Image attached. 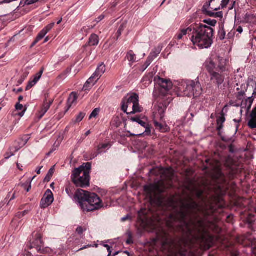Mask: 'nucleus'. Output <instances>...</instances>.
I'll return each instance as SVG.
<instances>
[{
	"label": "nucleus",
	"mask_w": 256,
	"mask_h": 256,
	"mask_svg": "<svg viewBox=\"0 0 256 256\" xmlns=\"http://www.w3.org/2000/svg\"><path fill=\"white\" fill-rule=\"evenodd\" d=\"M164 208L168 211L165 214L168 218L155 217L150 209L142 208L138 212V219L144 227L156 232L162 250L167 256H185L188 241L205 240L204 222L196 214L202 210L191 198L180 202L178 206L171 198Z\"/></svg>",
	"instance_id": "1"
},
{
	"label": "nucleus",
	"mask_w": 256,
	"mask_h": 256,
	"mask_svg": "<svg viewBox=\"0 0 256 256\" xmlns=\"http://www.w3.org/2000/svg\"><path fill=\"white\" fill-rule=\"evenodd\" d=\"M214 30L210 26L201 23L194 22L186 28L180 30L174 39L177 40H183L188 34L193 44L200 48H208L213 42Z\"/></svg>",
	"instance_id": "2"
},
{
	"label": "nucleus",
	"mask_w": 256,
	"mask_h": 256,
	"mask_svg": "<svg viewBox=\"0 0 256 256\" xmlns=\"http://www.w3.org/2000/svg\"><path fill=\"white\" fill-rule=\"evenodd\" d=\"M228 64V60L220 56H216L207 60L204 64L210 74L211 83L218 88L229 78Z\"/></svg>",
	"instance_id": "3"
},
{
	"label": "nucleus",
	"mask_w": 256,
	"mask_h": 256,
	"mask_svg": "<svg viewBox=\"0 0 256 256\" xmlns=\"http://www.w3.org/2000/svg\"><path fill=\"white\" fill-rule=\"evenodd\" d=\"M86 169L82 166L76 168L72 175V180L74 184L78 187L84 188L89 185L90 176L88 170L90 164H87Z\"/></svg>",
	"instance_id": "4"
},
{
	"label": "nucleus",
	"mask_w": 256,
	"mask_h": 256,
	"mask_svg": "<svg viewBox=\"0 0 256 256\" xmlns=\"http://www.w3.org/2000/svg\"><path fill=\"white\" fill-rule=\"evenodd\" d=\"M120 108L123 112H127L128 108H130L129 110H132L130 112L143 111V108L139 104V96L136 93L128 94L124 96L122 100Z\"/></svg>",
	"instance_id": "5"
},
{
	"label": "nucleus",
	"mask_w": 256,
	"mask_h": 256,
	"mask_svg": "<svg viewBox=\"0 0 256 256\" xmlns=\"http://www.w3.org/2000/svg\"><path fill=\"white\" fill-rule=\"evenodd\" d=\"M253 100L252 97H250L245 102L230 101L224 106L221 112H227L228 110L243 112L244 110L246 112H250ZM250 112H256V106Z\"/></svg>",
	"instance_id": "6"
},
{
	"label": "nucleus",
	"mask_w": 256,
	"mask_h": 256,
	"mask_svg": "<svg viewBox=\"0 0 256 256\" xmlns=\"http://www.w3.org/2000/svg\"><path fill=\"white\" fill-rule=\"evenodd\" d=\"M166 186L162 182H159L156 184H151L144 187V190L147 196L150 200L157 197V195L164 192Z\"/></svg>",
	"instance_id": "7"
},
{
	"label": "nucleus",
	"mask_w": 256,
	"mask_h": 256,
	"mask_svg": "<svg viewBox=\"0 0 256 256\" xmlns=\"http://www.w3.org/2000/svg\"><path fill=\"white\" fill-rule=\"evenodd\" d=\"M82 205V210L87 212L94 210L102 206L100 198L94 193H91Z\"/></svg>",
	"instance_id": "8"
},
{
	"label": "nucleus",
	"mask_w": 256,
	"mask_h": 256,
	"mask_svg": "<svg viewBox=\"0 0 256 256\" xmlns=\"http://www.w3.org/2000/svg\"><path fill=\"white\" fill-rule=\"evenodd\" d=\"M154 80L160 87V94L162 96H166L172 87V82L167 79H164L160 76H156Z\"/></svg>",
	"instance_id": "9"
},
{
	"label": "nucleus",
	"mask_w": 256,
	"mask_h": 256,
	"mask_svg": "<svg viewBox=\"0 0 256 256\" xmlns=\"http://www.w3.org/2000/svg\"><path fill=\"white\" fill-rule=\"evenodd\" d=\"M28 246L30 248H35L40 253H42L44 250L42 248L43 246V242L42 240V235L38 232H34L32 234V240H30Z\"/></svg>",
	"instance_id": "10"
},
{
	"label": "nucleus",
	"mask_w": 256,
	"mask_h": 256,
	"mask_svg": "<svg viewBox=\"0 0 256 256\" xmlns=\"http://www.w3.org/2000/svg\"><path fill=\"white\" fill-rule=\"evenodd\" d=\"M176 93L178 96L192 97L194 95L189 88L188 80L180 82L174 89Z\"/></svg>",
	"instance_id": "11"
},
{
	"label": "nucleus",
	"mask_w": 256,
	"mask_h": 256,
	"mask_svg": "<svg viewBox=\"0 0 256 256\" xmlns=\"http://www.w3.org/2000/svg\"><path fill=\"white\" fill-rule=\"evenodd\" d=\"M206 162L207 164L206 166H204V170H208V171H213L216 174V176H212L214 178H218L221 176L222 172L220 169V164L218 160H206Z\"/></svg>",
	"instance_id": "12"
},
{
	"label": "nucleus",
	"mask_w": 256,
	"mask_h": 256,
	"mask_svg": "<svg viewBox=\"0 0 256 256\" xmlns=\"http://www.w3.org/2000/svg\"><path fill=\"white\" fill-rule=\"evenodd\" d=\"M189 84V88L192 92L194 93L192 96L194 98L198 97L202 94V89L201 84L197 80H188Z\"/></svg>",
	"instance_id": "13"
},
{
	"label": "nucleus",
	"mask_w": 256,
	"mask_h": 256,
	"mask_svg": "<svg viewBox=\"0 0 256 256\" xmlns=\"http://www.w3.org/2000/svg\"><path fill=\"white\" fill-rule=\"evenodd\" d=\"M53 194L50 190H47L40 202V206L46 208L50 206L54 202Z\"/></svg>",
	"instance_id": "14"
},
{
	"label": "nucleus",
	"mask_w": 256,
	"mask_h": 256,
	"mask_svg": "<svg viewBox=\"0 0 256 256\" xmlns=\"http://www.w3.org/2000/svg\"><path fill=\"white\" fill-rule=\"evenodd\" d=\"M90 194L88 192L82 190H78L76 192L74 196V199L78 203L82 208V204L85 203V200H87V198Z\"/></svg>",
	"instance_id": "15"
},
{
	"label": "nucleus",
	"mask_w": 256,
	"mask_h": 256,
	"mask_svg": "<svg viewBox=\"0 0 256 256\" xmlns=\"http://www.w3.org/2000/svg\"><path fill=\"white\" fill-rule=\"evenodd\" d=\"M78 96L76 93L72 92L69 96L67 100L65 112H67L70 108L75 106L77 102Z\"/></svg>",
	"instance_id": "16"
},
{
	"label": "nucleus",
	"mask_w": 256,
	"mask_h": 256,
	"mask_svg": "<svg viewBox=\"0 0 256 256\" xmlns=\"http://www.w3.org/2000/svg\"><path fill=\"white\" fill-rule=\"evenodd\" d=\"M44 72V70L42 68L40 71L36 73L34 76V78L30 79L26 88V90H28L33 87L40 80Z\"/></svg>",
	"instance_id": "17"
},
{
	"label": "nucleus",
	"mask_w": 256,
	"mask_h": 256,
	"mask_svg": "<svg viewBox=\"0 0 256 256\" xmlns=\"http://www.w3.org/2000/svg\"><path fill=\"white\" fill-rule=\"evenodd\" d=\"M248 126L251 128H256V113H246Z\"/></svg>",
	"instance_id": "18"
},
{
	"label": "nucleus",
	"mask_w": 256,
	"mask_h": 256,
	"mask_svg": "<svg viewBox=\"0 0 256 256\" xmlns=\"http://www.w3.org/2000/svg\"><path fill=\"white\" fill-rule=\"evenodd\" d=\"M100 39L98 36L95 34H92L90 37L88 42L86 44V46H96L99 43Z\"/></svg>",
	"instance_id": "19"
},
{
	"label": "nucleus",
	"mask_w": 256,
	"mask_h": 256,
	"mask_svg": "<svg viewBox=\"0 0 256 256\" xmlns=\"http://www.w3.org/2000/svg\"><path fill=\"white\" fill-rule=\"evenodd\" d=\"M130 120L132 122H137L142 126H146L147 118L144 116H134L130 117Z\"/></svg>",
	"instance_id": "20"
},
{
	"label": "nucleus",
	"mask_w": 256,
	"mask_h": 256,
	"mask_svg": "<svg viewBox=\"0 0 256 256\" xmlns=\"http://www.w3.org/2000/svg\"><path fill=\"white\" fill-rule=\"evenodd\" d=\"M106 71V66L103 63L101 64L98 67L96 71L94 74L96 76V81H98Z\"/></svg>",
	"instance_id": "21"
},
{
	"label": "nucleus",
	"mask_w": 256,
	"mask_h": 256,
	"mask_svg": "<svg viewBox=\"0 0 256 256\" xmlns=\"http://www.w3.org/2000/svg\"><path fill=\"white\" fill-rule=\"evenodd\" d=\"M225 121H226V118H225L223 114V113H222L219 116H217L216 129L219 132H220V130L223 128V124L225 122Z\"/></svg>",
	"instance_id": "22"
},
{
	"label": "nucleus",
	"mask_w": 256,
	"mask_h": 256,
	"mask_svg": "<svg viewBox=\"0 0 256 256\" xmlns=\"http://www.w3.org/2000/svg\"><path fill=\"white\" fill-rule=\"evenodd\" d=\"M126 58L130 62V66H132V64L136 62V56L132 50H130L128 52Z\"/></svg>",
	"instance_id": "23"
},
{
	"label": "nucleus",
	"mask_w": 256,
	"mask_h": 256,
	"mask_svg": "<svg viewBox=\"0 0 256 256\" xmlns=\"http://www.w3.org/2000/svg\"><path fill=\"white\" fill-rule=\"evenodd\" d=\"M53 102L52 100H48L46 99L43 104V105L42 108V112H47L49 110L50 106Z\"/></svg>",
	"instance_id": "24"
},
{
	"label": "nucleus",
	"mask_w": 256,
	"mask_h": 256,
	"mask_svg": "<svg viewBox=\"0 0 256 256\" xmlns=\"http://www.w3.org/2000/svg\"><path fill=\"white\" fill-rule=\"evenodd\" d=\"M47 34L46 32L42 30L40 31V32L38 34L37 37L36 38L34 41L33 42L32 46H34L36 44H37L39 41L42 40L44 36Z\"/></svg>",
	"instance_id": "25"
},
{
	"label": "nucleus",
	"mask_w": 256,
	"mask_h": 256,
	"mask_svg": "<svg viewBox=\"0 0 256 256\" xmlns=\"http://www.w3.org/2000/svg\"><path fill=\"white\" fill-rule=\"evenodd\" d=\"M226 36V32L224 29V24H223L220 26V29L218 32V37L220 40L224 39Z\"/></svg>",
	"instance_id": "26"
},
{
	"label": "nucleus",
	"mask_w": 256,
	"mask_h": 256,
	"mask_svg": "<svg viewBox=\"0 0 256 256\" xmlns=\"http://www.w3.org/2000/svg\"><path fill=\"white\" fill-rule=\"evenodd\" d=\"M104 18V15H102V14L100 15L93 22H94V26H92L91 27H90V26H88V28L84 27L82 29V31L85 30H89L91 28H92L97 24H98L99 22H100L101 20H102Z\"/></svg>",
	"instance_id": "27"
},
{
	"label": "nucleus",
	"mask_w": 256,
	"mask_h": 256,
	"mask_svg": "<svg viewBox=\"0 0 256 256\" xmlns=\"http://www.w3.org/2000/svg\"><path fill=\"white\" fill-rule=\"evenodd\" d=\"M230 0H222V3L220 4V6L218 8H214V7H212L210 8L212 10H220V7L222 8H226L228 4L230 2Z\"/></svg>",
	"instance_id": "28"
},
{
	"label": "nucleus",
	"mask_w": 256,
	"mask_h": 256,
	"mask_svg": "<svg viewBox=\"0 0 256 256\" xmlns=\"http://www.w3.org/2000/svg\"><path fill=\"white\" fill-rule=\"evenodd\" d=\"M30 136L28 135L24 136L18 140V143L21 144V146H24L28 142Z\"/></svg>",
	"instance_id": "29"
},
{
	"label": "nucleus",
	"mask_w": 256,
	"mask_h": 256,
	"mask_svg": "<svg viewBox=\"0 0 256 256\" xmlns=\"http://www.w3.org/2000/svg\"><path fill=\"white\" fill-rule=\"evenodd\" d=\"M164 174H166V177L168 179L171 180L172 178L174 172L171 168L164 170Z\"/></svg>",
	"instance_id": "30"
},
{
	"label": "nucleus",
	"mask_w": 256,
	"mask_h": 256,
	"mask_svg": "<svg viewBox=\"0 0 256 256\" xmlns=\"http://www.w3.org/2000/svg\"><path fill=\"white\" fill-rule=\"evenodd\" d=\"M22 146H21V144L20 143H18V142H16L14 145L11 146L10 148L14 151V153L17 152L18 150H20V148H22Z\"/></svg>",
	"instance_id": "31"
},
{
	"label": "nucleus",
	"mask_w": 256,
	"mask_h": 256,
	"mask_svg": "<svg viewBox=\"0 0 256 256\" xmlns=\"http://www.w3.org/2000/svg\"><path fill=\"white\" fill-rule=\"evenodd\" d=\"M125 28H126V26H125V24H122L120 26V27H119V28H118V31L116 32V39L117 40L121 36L122 31L124 30Z\"/></svg>",
	"instance_id": "32"
},
{
	"label": "nucleus",
	"mask_w": 256,
	"mask_h": 256,
	"mask_svg": "<svg viewBox=\"0 0 256 256\" xmlns=\"http://www.w3.org/2000/svg\"><path fill=\"white\" fill-rule=\"evenodd\" d=\"M20 186L24 188L26 192H29L30 189L32 188L31 186V181H27L24 184H21Z\"/></svg>",
	"instance_id": "33"
},
{
	"label": "nucleus",
	"mask_w": 256,
	"mask_h": 256,
	"mask_svg": "<svg viewBox=\"0 0 256 256\" xmlns=\"http://www.w3.org/2000/svg\"><path fill=\"white\" fill-rule=\"evenodd\" d=\"M203 22L205 24H207L214 26L217 22L216 20H211L210 18L204 20H203Z\"/></svg>",
	"instance_id": "34"
},
{
	"label": "nucleus",
	"mask_w": 256,
	"mask_h": 256,
	"mask_svg": "<svg viewBox=\"0 0 256 256\" xmlns=\"http://www.w3.org/2000/svg\"><path fill=\"white\" fill-rule=\"evenodd\" d=\"M153 60H154L152 58H151L150 56H148L146 62H145V63L144 64L143 66L142 71L145 70L148 68V66L152 62Z\"/></svg>",
	"instance_id": "35"
},
{
	"label": "nucleus",
	"mask_w": 256,
	"mask_h": 256,
	"mask_svg": "<svg viewBox=\"0 0 256 256\" xmlns=\"http://www.w3.org/2000/svg\"><path fill=\"white\" fill-rule=\"evenodd\" d=\"M144 127L146 128L144 132V133L137 134V135H136V136H141L144 134H146V135H150V134L151 130H150V128L149 127L148 125L146 124V126H144ZM131 135L133 136V134H132ZM134 136H136V135L134 134Z\"/></svg>",
	"instance_id": "36"
},
{
	"label": "nucleus",
	"mask_w": 256,
	"mask_h": 256,
	"mask_svg": "<svg viewBox=\"0 0 256 256\" xmlns=\"http://www.w3.org/2000/svg\"><path fill=\"white\" fill-rule=\"evenodd\" d=\"M96 76L94 74H93L92 76L90 78H88L86 82H88V84L90 83V84L93 86L97 82L96 81Z\"/></svg>",
	"instance_id": "37"
},
{
	"label": "nucleus",
	"mask_w": 256,
	"mask_h": 256,
	"mask_svg": "<svg viewBox=\"0 0 256 256\" xmlns=\"http://www.w3.org/2000/svg\"><path fill=\"white\" fill-rule=\"evenodd\" d=\"M158 107L159 108V109H158L159 112H165V110H166V103H165V104L160 103L158 104Z\"/></svg>",
	"instance_id": "38"
},
{
	"label": "nucleus",
	"mask_w": 256,
	"mask_h": 256,
	"mask_svg": "<svg viewBox=\"0 0 256 256\" xmlns=\"http://www.w3.org/2000/svg\"><path fill=\"white\" fill-rule=\"evenodd\" d=\"M85 116L84 113H80V114L77 116L76 119L74 121V122H81L84 117Z\"/></svg>",
	"instance_id": "39"
},
{
	"label": "nucleus",
	"mask_w": 256,
	"mask_h": 256,
	"mask_svg": "<svg viewBox=\"0 0 256 256\" xmlns=\"http://www.w3.org/2000/svg\"><path fill=\"white\" fill-rule=\"evenodd\" d=\"M54 166H52L48 170L46 178L50 179L54 173Z\"/></svg>",
	"instance_id": "40"
},
{
	"label": "nucleus",
	"mask_w": 256,
	"mask_h": 256,
	"mask_svg": "<svg viewBox=\"0 0 256 256\" xmlns=\"http://www.w3.org/2000/svg\"><path fill=\"white\" fill-rule=\"evenodd\" d=\"M14 154L15 153L14 152V151L12 150V149L10 148L9 152H7L4 154V158L6 159H8L11 156H14Z\"/></svg>",
	"instance_id": "41"
},
{
	"label": "nucleus",
	"mask_w": 256,
	"mask_h": 256,
	"mask_svg": "<svg viewBox=\"0 0 256 256\" xmlns=\"http://www.w3.org/2000/svg\"><path fill=\"white\" fill-rule=\"evenodd\" d=\"M92 86L90 84V83L88 84V82H86L83 86L82 90L84 92L88 91L92 88Z\"/></svg>",
	"instance_id": "42"
},
{
	"label": "nucleus",
	"mask_w": 256,
	"mask_h": 256,
	"mask_svg": "<svg viewBox=\"0 0 256 256\" xmlns=\"http://www.w3.org/2000/svg\"><path fill=\"white\" fill-rule=\"evenodd\" d=\"M196 14H194L192 18H189L188 20H187V21L186 22V24L187 26H188L189 24L191 25L192 24V23L194 22L193 19L196 18Z\"/></svg>",
	"instance_id": "43"
},
{
	"label": "nucleus",
	"mask_w": 256,
	"mask_h": 256,
	"mask_svg": "<svg viewBox=\"0 0 256 256\" xmlns=\"http://www.w3.org/2000/svg\"><path fill=\"white\" fill-rule=\"evenodd\" d=\"M159 54H160V52L159 51L152 52H150V54L148 56L150 57L153 60H154V58H156L158 56Z\"/></svg>",
	"instance_id": "44"
},
{
	"label": "nucleus",
	"mask_w": 256,
	"mask_h": 256,
	"mask_svg": "<svg viewBox=\"0 0 256 256\" xmlns=\"http://www.w3.org/2000/svg\"><path fill=\"white\" fill-rule=\"evenodd\" d=\"M54 25V22L48 25L46 28H44L43 30H45L46 32V33L48 34V32L52 28Z\"/></svg>",
	"instance_id": "45"
},
{
	"label": "nucleus",
	"mask_w": 256,
	"mask_h": 256,
	"mask_svg": "<svg viewBox=\"0 0 256 256\" xmlns=\"http://www.w3.org/2000/svg\"><path fill=\"white\" fill-rule=\"evenodd\" d=\"M210 2L206 4L202 8V12L204 14L206 13V11H208V8L210 6Z\"/></svg>",
	"instance_id": "46"
},
{
	"label": "nucleus",
	"mask_w": 256,
	"mask_h": 256,
	"mask_svg": "<svg viewBox=\"0 0 256 256\" xmlns=\"http://www.w3.org/2000/svg\"><path fill=\"white\" fill-rule=\"evenodd\" d=\"M154 124L155 126L159 130H162V124H160L156 120L154 119Z\"/></svg>",
	"instance_id": "47"
},
{
	"label": "nucleus",
	"mask_w": 256,
	"mask_h": 256,
	"mask_svg": "<svg viewBox=\"0 0 256 256\" xmlns=\"http://www.w3.org/2000/svg\"><path fill=\"white\" fill-rule=\"evenodd\" d=\"M27 76H28V74H24L21 76L20 79L18 80V84H21L24 82V81L25 80V79L27 77Z\"/></svg>",
	"instance_id": "48"
},
{
	"label": "nucleus",
	"mask_w": 256,
	"mask_h": 256,
	"mask_svg": "<svg viewBox=\"0 0 256 256\" xmlns=\"http://www.w3.org/2000/svg\"><path fill=\"white\" fill-rule=\"evenodd\" d=\"M223 17V12H217L214 13V16L215 18H222Z\"/></svg>",
	"instance_id": "49"
},
{
	"label": "nucleus",
	"mask_w": 256,
	"mask_h": 256,
	"mask_svg": "<svg viewBox=\"0 0 256 256\" xmlns=\"http://www.w3.org/2000/svg\"><path fill=\"white\" fill-rule=\"evenodd\" d=\"M86 230V228H83L81 226H79L76 228V232H78V234H82V232Z\"/></svg>",
	"instance_id": "50"
},
{
	"label": "nucleus",
	"mask_w": 256,
	"mask_h": 256,
	"mask_svg": "<svg viewBox=\"0 0 256 256\" xmlns=\"http://www.w3.org/2000/svg\"><path fill=\"white\" fill-rule=\"evenodd\" d=\"M244 91H240V92H238V98L239 100H241L242 98V97L244 96Z\"/></svg>",
	"instance_id": "51"
},
{
	"label": "nucleus",
	"mask_w": 256,
	"mask_h": 256,
	"mask_svg": "<svg viewBox=\"0 0 256 256\" xmlns=\"http://www.w3.org/2000/svg\"><path fill=\"white\" fill-rule=\"evenodd\" d=\"M214 13L215 12H212V11L208 10V11H206V12L204 13V14H205L206 15L210 17L214 18Z\"/></svg>",
	"instance_id": "52"
},
{
	"label": "nucleus",
	"mask_w": 256,
	"mask_h": 256,
	"mask_svg": "<svg viewBox=\"0 0 256 256\" xmlns=\"http://www.w3.org/2000/svg\"><path fill=\"white\" fill-rule=\"evenodd\" d=\"M23 108V106L22 104H21L19 103L17 104L16 105V108L17 110H22Z\"/></svg>",
	"instance_id": "53"
},
{
	"label": "nucleus",
	"mask_w": 256,
	"mask_h": 256,
	"mask_svg": "<svg viewBox=\"0 0 256 256\" xmlns=\"http://www.w3.org/2000/svg\"><path fill=\"white\" fill-rule=\"evenodd\" d=\"M236 30L238 33L241 34L243 32V28L241 26H238V28H236Z\"/></svg>",
	"instance_id": "54"
},
{
	"label": "nucleus",
	"mask_w": 256,
	"mask_h": 256,
	"mask_svg": "<svg viewBox=\"0 0 256 256\" xmlns=\"http://www.w3.org/2000/svg\"><path fill=\"white\" fill-rule=\"evenodd\" d=\"M108 146H109V144H102L98 146V148H99V149L106 148L108 147Z\"/></svg>",
	"instance_id": "55"
},
{
	"label": "nucleus",
	"mask_w": 256,
	"mask_h": 256,
	"mask_svg": "<svg viewBox=\"0 0 256 256\" xmlns=\"http://www.w3.org/2000/svg\"><path fill=\"white\" fill-rule=\"evenodd\" d=\"M66 191L68 196H70L72 194L70 187L67 186L66 188Z\"/></svg>",
	"instance_id": "56"
},
{
	"label": "nucleus",
	"mask_w": 256,
	"mask_h": 256,
	"mask_svg": "<svg viewBox=\"0 0 256 256\" xmlns=\"http://www.w3.org/2000/svg\"><path fill=\"white\" fill-rule=\"evenodd\" d=\"M98 116V113H91L90 115V116L89 119H92L93 118H96Z\"/></svg>",
	"instance_id": "57"
},
{
	"label": "nucleus",
	"mask_w": 256,
	"mask_h": 256,
	"mask_svg": "<svg viewBox=\"0 0 256 256\" xmlns=\"http://www.w3.org/2000/svg\"><path fill=\"white\" fill-rule=\"evenodd\" d=\"M24 113H16L15 114L14 116L15 117H18L19 118H20L24 116Z\"/></svg>",
	"instance_id": "58"
},
{
	"label": "nucleus",
	"mask_w": 256,
	"mask_h": 256,
	"mask_svg": "<svg viewBox=\"0 0 256 256\" xmlns=\"http://www.w3.org/2000/svg\"><path fill=\"white\" fill-rule=\"evenodd\" d=\"M130 218V216L129 215H127L126 216L124 217H123L122 218V222H125L126 220H128Z\"/></svg>",
	"instance_id": "59"
},
{
	"label": "nucleus",
	"mask_w": 256,
	"mask_h": 256,
	"mask_svg": "<svg viewBox=\"0 0 256 256\" xmlns=\"http://www.w3.org/2000/svg\"><path fill=\"white\" fill-rule=\"evenodd\" d=\"M104 246L107 248L108 252H109V254H110L112 252L110 251V247L108 244H104Z\"/></svg>",
	"instance_id": "60"
},
{
	"label": "nucleus",
	"mask_w": 256,
	"mask_h": 256,
	"mask_svg": "<svg viewBox=\"0 0 256 256\" xmlns=\"http://www.w3.org/2000/svg\"><path fill=\"white\" fill-rule=\"evenodd\" d=\"M202 192H203L202 190H200V191L196 193L197 196L198 198H200L201 196H202Z\"/></svg>",
	"instance_id": "61"
},
{
	"label": "nucleus",
	"mask_w": 256,
	"mask_h": 256,
	"mask_svg": "<svg viewBox=\"0 0 256 256\" xmlns=\"http://www.w3.org/2000/svg\"><path fill=\"white\" fill-rule=\"evenodd\" d=\"M42 168V166H40L37 168V169L36 170V172L37 174H40V170Z\"/></svg>",
	"instance_id": "62"
},
{
	"label": "nucleus",
	"mask_w": 256,
	"mask_h": 256,
	"mask_svg": "<svg viewBox=\"0 0 256 256\" xmlns=\"http://www.w3.org/2000/svg\"><path fill=\"white\" fill-rule=\"evenodd\" d=\"M13 0H4L2 2V4H9Z\"/></svg>",
	"instance_id": "63"
},
{
	"label": "nucleus",
	"mask_w": 256,
	"mask_h": 256,
	"mask_svg": "<svg viewBox=\"0 0 256 256\" xmlns=\"http://www.w3.org/2000/svg\"><path fill=\"white\" fill-rule=\"evenodd\" d=\"M5 106L4 103H2V102H0V110H2V108Z\"/></svg>",
	"instance_id": "64"
}]
</instances>
